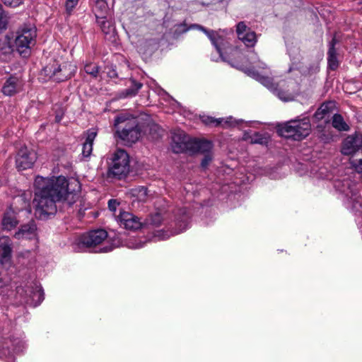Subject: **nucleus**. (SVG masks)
<instances>
[{
    "instance_id": "1",
    "label": "nucleus",
    "mask_w": 362,
    "mask_h": 362,
    "mask_svg": "<svg viewBox=\"0 0 362 362\" xmlns=\"http://www.w3.org/2000/svg\"><path fill=\"white\" fill-rule=\"evenodd\" d=\"M34 185L35 215L40 219H45L56 213V203L62 200L66 191V177L37 176Z\"/></svg>"
},
{
    "instance_id": "2",
    "label": "nucleus",
    "mask_w": 362,
    "mask_h": 362,
    "mask_svg": "<svg viewBox=\"0 0 362 362\" xmlns=\"http://www.w3.org/2000/svg\"><path fill=\"white\" fill-rule=\"evenodd\" d=\"M178 27L182 28V32H187L191 29H197L204 32L210 40L211 44L216 48L219 54L218 57L222 61L229 63L231 66H235L237 69H242L241 66H238V64H235L233 62V60L241 57V52L236 47H233L230 42L223 36H221L214 30H208L203 26L198 24H192L187 28L185 23H181L178 25Z\"/></svg>"
},
{
    "instance_id": "3",
    "label": "nucleus",
    "mask_w": 362,
    "mask_h": 362,
    "mask_svg": "<svg viewBox=\"0 0 362 362\" xmlns=\"http://www.w3.org/2000/svg\"><path fill=\"white\" fill-rule=\"evenodd\" d=\"M240 66L249 76L259 81L282 101H291L299 93V85L296 81H281L276 83L273 78L263 76L253 68L243 69Z\"/></svg>"
},
{
    "instance_id": "4",
    "label": "nucleus",
    "mask_w": 362,
    "mask_h": 362,
    "mask_svg": "<svg viewBox=\"0 0 362 362\" xmlns=\"http://www.w3.org/2000/svg\"><path fill=\"white\" fill-rule=\"evenodd\" d=\"M107 238V233L103 229L90 230L77 237L72 243L71 247L76 252H109L119 245L111 244L100 247V245Z\"/></svg>"
},
{
    "instance_id": "5",
    "label": "nucleus",
    "mask_w": 362,
    "mask_h": 362,
    "mask_svg": "<svg viewBox=\"0 0 362 362\" xmlns=\"http://www.w3.org/2000/svg\"><path fill=\"white\" fill-rule=\"evenodd\" d=\"M334 188L341 195L345 206L352 211H360L362 203L360 201L358 188L356 182L349 176L337 179L334 183Z\"/></svg>"
},
{
    "instance_id": "6",
    "label": "nucleus",
    "mask_w": 362,
    "mask_h": 362,
    "mask_svg": "<svg viewBox=\"0 0 362 362\" xmlns=\"http://www.w3.org/2000/svg\"><path fill=\"white\" fill-rule=\"evenodd\" d=\"M117 136L127 144L137 141L141 136V130L134 119H129L124 115H119L114 123Z\"/></svg>"
},
{
    "instance_id": "7",
    "label": "nucleus",
    "mask_w": 362,
    "mask_h": 362,
    "mask_svg": "<svg viewBox=\"0 0 362 362\" xmlns=\"http://www.w3.org/2000/svg\"><path fill=\"white\" fill-rule=\"evenodd\" d=\"M341 153L351 155L350 163L356 170H362V135L355 134L348 136L343 141Z\"/></svg>"
},
{
    "instance_id": "8",
    "label": "nucleus",
    "mask_w": 362,
    "mask_h": 362,
    "mask_svg": "<svg viewBox=\"0 0 362 362\" xmlns=\"http://www.w3.org/2000/svg\"><path fill=\"white\" fill-rule=\"evenodd\" d=\"M36 28L31 24H24L16 33L15 45L18 52L24 57L29 54L30 50L35 45Z\"/></svg>"
},
{
    "instance_id": "9",
    "label": "nucleus",
    "mask_w": 362,
    "mask_h": 362,
    "mask_svg": "<svg viewBox=\"0 0 362 362\" xmlns=\"http://www.w3.org/2000/svg\"><path fill=\"white\" fill-rule=\"evenodd\" d=\"M285 137L300 141L308 136L311 132V124L308 117L296 119L285 123L280 129Z\"/></svg>"
},
{
    "instance_id": "10",
    "label": "nucleus",
    "mask_w": 362,
    "mask_h": 362,
    "mask_svg": "<svg viewBox=\"0 0 362 362\" xmlns=\"http://www.w3.org/2000/svg\"><path fill=\"white\" fill-rule=\"evenodd\" d=\"M129 156L122 149L116 150L112 154V161L108 168V176L121 179L125 176L129 170Z\"/></svg>"
},
{
    "instance_id": "11",
    "label": "nucleus",
    "mask_w": 362,
    "mask_h": 362,
    "mask_svg": "<svg viewBox=\"0 0 362 362\" xmlns=\"http://www.w3.org/2000/svg\"><path fill=\"white\" fill-rule=\"evenodd\" d=\"M76 71V66L69 62H64L62 64L54 62L53 64H49L44 68L45 74L57 82L71 78Z\"/></svg>"
},
{
    "instance_id": "12",
    "label": "nucleus",
    "mask_w": 362,
    "mask_h": 362,
    "mask_svg": "<svg viewBox=\"0 0 362 362\" xmlns=\"http://www.w3.org/2000/svg\"><path fill=\"white\" fill-rule=\"evenodd\" d=\"M190 213L186 208L178 209L175 215V230L173 233H169L163 230H157L154 239L157 240H166L170 235L178 234L185 231L189 226Z\"/></svg>"
},
{
    "instance_id": "13",
    "label": "nucleus",
    "mask_w": 362,
    "mask_h": 362,
    "mask_svg": "<svg viewBox=\"0 0 362 362\" xmlns=\"http://www.w3.org/2000/svg\"><path fill=\"white\" fill-rule=\"evenodd\" d=\"M115 218L126 230H136L144 225L140 218L129 211H120L118 215H115Z\"/></svg>"
},
{
    "instance_id": "14",
    "label": "nucleus",
    "mask_w": 362,
    "mask_h": 362,
    "mask_svg": "<svg viewBox=\"0 0 362 362\" xmlns=\"http://www.w3.org/2000/svg\"><path fill=\"white\" fill-rule=\"evenodd\" d=\"M26 346L25 334L22 332L15 333L3 342H0L1 349H8L13 354L23 352L26 349Z\"/></svg>"
},
{
    "instance_id": "15",
    "label": "nucleus",
    "mask_w": 362,
    "mask_h": 362,
    "mask_svg": "<svg viewBox=\"0 0 362 362\" xmlns=\"http://www.w3.org/2000/svg\"><path fill=\"white\" fill-rule=\"evenodd\" d=\"M190 146L191 139L183 131L175 130L173 132L171 147L173 152L180 153L190 149Z\"/></svg>"
},
{
    "instance_id": "16",
    "label": "nucleus",
    "mask_w": 362,
    "mask_h": 362,
    "mask_svg": "<svg viewBox=\"0 0 362 362\" xmlns=\"http://www.w3.org/2000/svg\"><path fill=\"white\" fill-rule=\"evenodd\" d=\"M36 159V153L34 151H29L27 147H22L16 157V167L19 170L30 168Z\"/></svg>"
},
{
    "instance_id": "17",
    "label": "nucleus",
    "mask_w": 362,
    "mask_h": 362,
    "mask_svg": "<svg viewBox=\"0 0 362 362\" xmlns=\"http://www.w3.org/2000/svg\"><path fill=\"white\" fill-rule=\"evenodd\" d=\"M65 192L61 202H66L69 206L76 202L79 198L81 184L78 180L71 179L68 181L66 179Z\"/></svg>"
},
{
    "instance_id": "18",
    "label": "nucleus",
    "mask_w": 362,
    "mask_h": 362,
    "mask_svg": "<svg viewBox=\"0 0 362 362\" xmlns=\"http://www.w3.org/2000/svg\"><path fill=\"white\" fill-rule=\"evenodd\" d=\"M28 298L25 300L27 304L33 307L39 305L44 300V292L38 283H34L25 291Z\"/></svg>"
},
{
    "instance_id": "19",
    "label": "nucleus",
    "mask_w": 362,
    "mask_h": 362,
    "mask_svg": "<svg viewBox=\"0 0 362 362\" xmlns=\"http://www.w3.org/2000/svg\"><path fill=\"white\" fill-rule=\"evenodd\" d=\"M236 32L239 40L247 47H253L257 42V36L243 22L237 25Z\"/></svg>"
},
{
    "instance_id": "20",
    "label": "nucleus",
    "mask_w": 362,
    "mask_h": 362,
    "mask_svg": "<svg viewBox=\"0 0 362 362\" xmlns=\"http://www.w3.org/2000/svg\"><path fill=\"white\" fill-rule=\"evenodd\" d=\"M22 86L23 83L19 77L11 76L3 84L1 92L5 95L12 96L21 90Z\"/></svg>"
},
{
    "instance_id": "21",
    "label": "nucleus",
    "mask_w": 362,
    "mask_h": 362,
    "mask_svg": "<svg viewBox=\"0 0 362 362\" xmlns=\"http://www.w3.org/2000/svg\"><path fill=\"white\" fill-rule=\"evenodd\" d=\"M37 226L33 221L22 225L15 233L14 238L17 240H33L37 238Z\"/></svg>"
},
{
    "instance_id": "22",
    "label": "nucleus",
    "mask_w": 362,
    "mask_h": 362,
    "mask_svg": "<svg viewBox=\"0 0 362 362\" xmlns=\"http://www.w3.org/2000/svg\"><path fill=\"white\" fill-rule=\"evenodd\" d=\"M333 106L332 102L322 103L313 115L314 122H322L324 124L329 123Z\"/></svg>"
},
{
    "instance_id": "23",
    "label": "nucleus",
    "mask_w": 362,
    "mask_h": 362,
    "mask_svg": "<svg viewBox=\"0 0 362 362\" xmlns=\"http://www.w3.org/2000/svg\"><path fill=\"white\" fill-rule=\"evenodd\" d=\"M98 132L95 128L88 129L84 132L85 141L82 146V156L84 158H89L93 151V141L97 136Z\"/></svg>"
},
{
    "instance_id": "24",
    "label": "nucleus",
    "mask_w": 362,
    "mask_h": 362,
    "mask_svg": "<svg viewBox=\"0 0 362 362\" xmlns=\"http://www.w3.org/2000/svg\"><path fill=\"white\" fill-rule=\"evenodd\" d=\"M97 23L100 27L105 35H113L115 31V27L110 17L107 16H100L96 14Z\"/></svg>"
},
{
    "instance_id": "25",
    "label": "nucleus",
    "mask_w": 362,
    "mask_h": 362,
    "mask_svg": "<svg viewBox=\"0 0 362 362\" xmlns=\"http://www.w3.org/2000/svg\"><path fill=\"white\" fill-rule=\"evenodd\" d=\"M213 148V144L205 139L191 140L190 149L194 152L202 153L204 154L209 153Z\"/></svg>"
},
{
    "instance_id": "26",
    "label": "nucleus",
    "mask_w": 362,
    "mask_h": 362,
    "mask_svg": "<svg viewBox=\"0 0 362 362\" xmlns=\"http://www.w3.org/2000/svg\"><path fill=\"white\" fill-rule=\"evenodd\" d=\"M18 223L15 211L12 208H8L4 214L1 221L2 228L6 230H11L17 226Z\"/></svg>"
},
{
    "instance_id": "27",
    "label": "nucleus",
    "mask_w": 362,
    "mask_h": 362,
    "mask_svg": "<svg viewBox=\"0 0 362 362\" xmlns=\"http://www.w3.org/2000/svg\"><path fill=\"white\" fill-rule=\"evenodd\" d=\"M220 120L222 121L219 126H221L223 128L240 127L243 124H245V127H252V124L257 123V122L255 121H244L243 119H236L232 116H229L226 118L221 117Z\"/></svg>"
},
{
    "instance_id": "28",
    "label": "nucleus",
    "mask_w": 362,
    "mask_h": 362,
    "mask_svg": "<svg viewBox=\"0 0 362 362\" xmlns=\"http://www.w3.org/2000/svg\"><path fill=\"white\" fill-rule=\"evenodd\" d=\"M337 43L335 37L332 38L329 43V49L327 52V63L329 69L335 70L339 66V62L337 57V51L334 46Z\"/></svg>"
},
{
    "instance_id": "29",
    "label": "nucleus",
    "mask_w": 362,
    "mask_h": 362,
    "mask_svg": "<svg viewBox=\"0 0 362 362\" xmlns=\"http://www.w3.org/2000/svg\"><path fill=\"white\" fill-rule=\"evenodd\" d=\"M129 83V88L119 93V98L134 97L143 86V84L141 83L137 82L134 79H130Z\"/></svg>"
},
{
    "instance_id": "30",
    "label": "nucleus",
    "mask_w": 362,
    "mask_h": 362,
    "mask_svg": "<svg viewBox=\"0 0 362 362\" xmlns=\"http://www.w3.org/2000/svg\"><path fill=\"white\" fill-rule=\"evenodd\" d=\"M129 194L132 199V202H144L148 197L147 189L144 186H139L131 189Z\"/></svg>"
},
{
    "instance_id": "31",
    "label": "nucleus",
    "mask_w": 362,
    "mask_h": 362,
    "mask_svg": "<svg viewBox=\"0 0 362 362\" xmlns=\"http://www.w3.org/2000/svg\"><path fill=\"white\" fill-rule=\"evenodd\" d=\"M0 251L3 258H9L12 252V243L8 236L0 237Z\"/></svg>"
},
{
    "instance_id": "32",
    "label": "nucleus",
    "mask_w": 362,
    "mask_h": 362,
    "mask_svg": "<svg viewBox=\"0 0 362 362\" xmlns=\"http://www.w3.org/2000/svg\"><path fill=\"white\" fill-rule=\"evenodd\" d=\"M332 127L339 132H347L349 126L344 121L343 117L339 114H334L332 117Z\"/></svg>"
},
{
    "instance_id": "33",
    "label": "nucleus",
    "mask_w": 362,
    "mask_h": 362,
    "mask_svg": "<svg viewBox=\"0 0 362 362\" xmlns=\"http://www.w3.org/2000/svg\"><path fill=\"white\" fill-rule=\"evenodd\" d=\"M243 139L245 141H250L251 144H266L267 143V138L258 132H255L252 135H250V133L247 132H245Z\"/></svg>"
},
{
    "instance_id": "34",
    "label": "nucleus",
    "mask_w": 362,
    "mask_h": 362,
    "mask_svg": "<svg viewBox=\"0 0 362 362\" xmlns=\"http://www.w3.org/2000/svg\"><path fill=\"white\" fill-rule=\"evenodd\" d=\"M288 52L291 57V60L292 61V66L290 67L289 71L292 70H297L298 71V69L300 68L296 64V61H298L300 59L299 51L298 48H288Z\"/></svg>"
},
{
    "instance_id": "35",
    "label": "nucleus",
    "mask_w": 362,
    "mask_h": 362,
    "mask_svg": "<svg viewBox=\"0 0 362 362\" xmlns=\"http://www.w3.org/2000/svg\"><path fill=\"white\" fill-rule=\"evenodd\" d=\"M10 17L2 8H0V33L6 30L8 28Z\"/></svg>"
},
{
    "instance_id": "36",
    "label": "nucleus",
    "mask_w": 362,
    "mask_h": 362,
    "mask_svg": "<svg viewBox=\"0 0 362 362\" xmlns=\"http://www.w3.org/2000/svg\"><path fill=\"white\" fill-rule=\"evenodd\" d=\"M94 10L95 12V15L98 13L100 16H104V14L108 10L106 1H95Z\"/></svg>"
},
{
    "instance_id": "37",
    "label": "nucleus",
    "mask_w": 362,
    "mask_h": 362,
    "mask_svg": "<svg viewBox=\"0 0 362 362\" xmlns=\"http://www.w3.org/2000/svg\"><path fill=\"white\" fill-rule=\"evenodd\" d=\"M84 70L86 73L90 75L92 77L96 78L99 72V67L95 64L87 63L85 64Z\"/></svg>"
},
{
    "instance_id": "38",
    "label": "nucleus",
    "mask_w": 362,
    "mask_h": 362,
    "mask_svg": "<svg viewBox=\"0 0 362 362\" xmlns=\"http://www.w3.org/2000/svg\"><path fill=\"white\" fill-rule=\"evenodd\" d=\"M162 221L163 217L161 214L158 212H156L149 216L146 223L154 226H158L160 225Z\"/></svg>"
},
{
    "instance_id": "39",
    "label": "nucleus",
    "mask_w": 362,
    "mask_h": 362,
    "mask_svg": "<svg viewBox=\"0 0 362 362\" xmlns=\"http://www.w3.org/2000/svg\"><path fill=\"white\" fill-rule=\"evenodd\" d=\"M221 121L220 118H214L210 116H204L202 117V122L209 126L218 127L221 124Z\"/></svg>"
},
{
    "instance_id": "40",
    "label": "nucleus",
    "mask_w": 362,
    "mask_h": 362,
    "mask_svg": "<svg viewBox=\"0 0 362 362\" xmlns=\"http://www.w3.org/2000/svg\"><path fill=\"white\" fill-rule=\"evenodd\" d=\"M145 245V242H142L141 240H134L133 241H129L127 243V247L132 249H139L143 247Z\"/></svg>"
},
{
    "instance_id": "41",
    "label": "nucleus",
    "mask_w": 362,
    "mask_h": 362,
    "mask_svg": "<svg viewBox=\"0 0 362 362\" xmlns=\"http://www.w3.org/2000/svg\"><path fill=\"white\" fill-rule=\"evenodd\" d=\"M78 2V0H66L65 5L66 12L70 14Z\"/></svg>"
},
{
    "instance_id": "42",
    "label": "nucleus",
    "mask_w": 362,
    "mask_h": 362,
    "mask_svg": "<svg viewBox=\"0 0 362 362\" xmlns=\"http://www.w3.org/2000/svg\"><path fill=\"white\" fill-rule=\"evenodd\" d=\"M119 206V202L117 199H112L108 201V209L114 213V216L116 215L115 212Z\"/></svg>"
},
{
    "instance_id": "43",
    "label": "nucleus",
    "mask_w": 362,
    "mask_h": 362,
    "mask_svg": "<svg viewBox=\"0 0 362 362\" xmlns=\"http://www.w3.org/2000/svg\"><path fill=\"white\" fill-rule=\"evenodd\" d=\"M212 160V156L211 153L204 154V156L202 160L201 165L203 168H206Z\"/></svg>"
},
{
    "instance_id": "44",
    "label": "nucleus",
    "mask_w": 362,
    "mask_h": 362,
    "mask_svg": "<svg viewBox=\"0 0 362 362\" xmlns=\"http://www.w3.org/2000/svg\"><path fill=\"white\" fill-rule=\"evenodd\" d=\"M22 3V0H5V5L10 7H17Z\"/></svg>"
},
{
    "instance_id": "45",
    "label": "nucleus",
    "mask_w": 362,
    "mask_h": 362,
    "mask_svg": "<svg viewBox=\"0 0 362 362\" xmlns=\"http://www.w3.org/2000/svg\"><path fill=\"white\" fill-rule=\"evenodd\" d=\"M158 95L163 96V98H170V95L161 88L158 87L155 90Z\"/></svg>"
},
{
    "instance_id": "46",
    "label": "nucleus",
    "mask_w": 362,
    "mask_h": 362,
    "mask_svg": "<svg viewBox=\"0 0 362 362\" xmlns=\"http://www.w3.org/2000/svg\"><path fill=\"white\" fill-rule=\"evenodd\" d=\"M355 6V8L357 10L362 9V0H353Z\"/></svg>"
},
{
    "instance_id": "47",
    "label": "nucleus",
    "mask_w": 362,
    "mask_h": 362,
    "mask_svg": "<svg viewBox=\"0 0 362 362\" xmlns=\"http://www.w3.org/2000/svg\"><path fill=\"white\" fill-rule=\"evenodd\" d=\"M257 66H258V67H259V68H262V69H267V65H266V64H264V62H259V61H258V65H257Z\"/></svg>"
},
{
    "instance_id": "48",
    "label": "nucleus",
    "mask_w": 362,
    "mask_h": 362,
    "mask_svg": "<svg viewBox=\"0 0 362 362\" xmlns=\"http://www.w3.org/2000/svg\"><path fill=\"white\" fill-rule=\"evenodd\" d=\"M149 43H150V45L153 44L155 45L157 44V42L155 40H150Z\"/></svg>"
},
{
    "instance_id": "49",
    "label": "nucleus",
    "mask_w": 362,
    "mask_h": 362,
    "mask_svg": "<svg viewBox=\"0 0 362 362\" xmlns=\"http://www.w3.org/2000/svg\"><path fill=\"white\" fill-rule=\"evenodd\" d=\"M322 127V125H321V124L317 125V128H321Z\"/></svg>"
},
{
    "instance_id": "50",
    "label": "nucleus",
    "mask_w": 362,
    "mask_h": 362,
    "mask_svg": "<svg viewBox=\"0 0 362 362\" xmlns=\"http://www.w3.org/2000/svg\"><path fill=\"white\" fill-rule=\"evenodd\" d=\"M21 289H19V288H18V291H17V292H18V293H21Z\"/></svg>"
},
{
    "instance_id": "51",
    "label": "nucleus",
    "mask_w": 362,
    "mask_h": 362,
    "mask_svg": "<svg viewBox=\"0 0 362 362\" xmlns=\"http://www.w3.org/2000/svg\"><path fill=\"white\" fill-rule=\"evenodd\" d=\"M213 60L214 61H217L218 59L213 57Z\"/></svg>"
}]
</instances>
